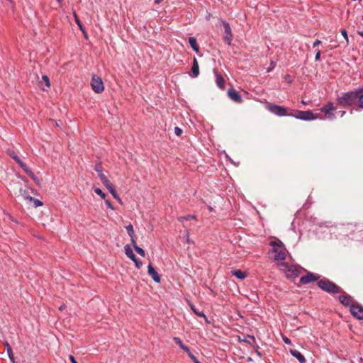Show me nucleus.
<instances>
[{"instance_id":"obj_1","label":"nucleus","mask_w":363,"mask_h":363,"mask_svg":"<svg viewBox=\"0 0 363 363\" xmlns=\"http://www.w3.org/2000/svg\"><path fill=\"white\" fill-rule=\"evenodd\" d=\"M336 101L337 105L344 108L357 105L356 89L342 93L340 96L337 97Z\"/></svg>"},{"instance_id":"obj_2","label":"nucleus","mask_w":363,"mask_h":363,"mask_svg":"<svg viewBox=\"0 0 363 363\" xmlns=\"http://www.w3.org/2000/svg\"><path fill=\"white\" fill-rule=\"evenodd\" d=\"M317 285L321 290L332 295L343 292V289L340 286L327 278L320 279Z\"/></svg>"},{"instance_id":"obj_3","label":"nucleus","mask_w":363,"mask_h":363,"mask_svg":"<svg viewBox=\"0 0 363 363\" xmlns=\"http://www.w3.org/2000/svg\"><path fill=\"white\" fill-rule=\"evenodd\" d=\"M289 116L294 117L302 121H313L318 118V114H315L312 111H301L296 109H290Z\"/></svg>"},{"instance_id":"obj_4","label":"nucleus","mask_w":363,"mask_h":363,"mask_svg":"<svg viewBox=\"0 0 363 363\" xmlns=\"http://www.w3.org/2000/svg\"><path fill=\"white\" fill-rule=\"evenodd\" d=\"M280 266L284 268L286 277L289 279L298 277L302 271H306L304 268L300 266L289 264L285 262H282Z\"/></svg>"},{"instance_id":"obj_5","label":"nucleus","mask_w":363,"mask_h":363,"mask_svg":"<svg viewBox=\"0 0 363 363\" xmlns=\"http://www.w3.org/2000/svg\"><path fill=\"white\" fill-rule=\"evenodd\" d=\"M266 108L271 113L278 116H289V114L290 113L285 107L272 103H267Z\"/></svg>"},{"instance_id":"obj_6","label":"nucleus","mask_w":363,"mask_h":363,"mask_svg":"<svg viewBox=\"0 0 363 363\" xmlns=\"http://www.w3.org/2000/svg\"><path fill=\"white\" fill-rule=\"evenodd\" d=\"M336 107L334 106L333 102L329 101L325 104L321 108L320 111L325 113V117L329 120H334L335 118V111Z\"/></svg>"},{"instance_id":"obj_7","label":"nucleus","mask_w":363,"mask_h":363,"mask_svg":"<svg viewBox=\"0 0 363 363\" xmlns=\"http://www.w3.org/2000/svg\"><path fill=\"white\" fill-rule=\"evenodd\" d=\"M91 86L93 91L96 94H101L104 90V85L102 79L100 77L93 75L91 80Z\"/></svg>"},{"instance_id":"obj_8","label":"nucleus","mask_w":363,"mask_h":363,"mask_svg":"<svg viewBox=\"0 0 363 363\" xmlns=\"http://www.w3.org/2000/svg\"><path fill=\"white\" fill-rule=\"evenodd\" d=\"M305 272H306V275L301 277L299 280V282L301 284H308L315 281L318 282L320 279V275L318 274L311 272L306 270Z\"/></svg>"},{"instance_id":"obj_9","label":"nucleus","mask_w":363,"mask_h":363,"mask_svg":"<svg viewBox=\"0 0 363 363\" xmlns=\"http://www.w3.org/2000/svg\"><path fill=\"white\" fill-rule=\"evenodd\" d=\"M101 182L104 185V186H106L108 189V190L111 194L113 197L116 199L121 204H122V200L120 198L119 195L118 194L117 191H116L113 184L110 182V180L107 177L104 178V177H102Z\"/></svg>"},{"instance_id":"obj_10","label":"nucleus","mask_w":363,"mask_h":363,"mask_svg":"<svg viewBox=\"0 0 363 363\" xmlns=\"http://www.w3.org/2000/svg\"><path fill=\"white\" fill-rule=\"evenodd\" d=\"M222 24L224 28L223 40L228 45H230L233 40V33L230 24L225 21H222Z\"/></svg>"},{"instance_id":"obj_11","label":"nucleus","mask_w":363,"mask_h":363,"mask_svg":"<svg viewBox=\"0 0 363 363\" xmlns=\"http://www.w3.org/2000/svg\"><path fill=\"white\" fill-rule=\"evenodd\" d=\"M342 294L338 296V300L345 307L352 308V306H354L356 301H354L353 298L347 294L344 291L341 293Z\"/></svg>"},{"instance_id":"obj_12","label":"nucleus","mask_w":363,"mask_h":363,"mask_svg":"<svg viewBox=\"0 0 363 363\" xmlns=\"http://www.w3.org/2000/svg\"><path fill=\"white\" fill-rule=\"evenodd\" d=\"M350 311L355 318L363 320V306L362 305L356 302L355 304L352 306V308H350Z\"/></svg>"},{"instance_id":"obj_13","label":"nucleus","mask_w":363,"mask_h":363,"mask_svg":"<svg viewBox=\"0 0 363 363\" xmlns=\"http://www.w3.org/2000/svg\"><path fill=\"white\" fill-rule=\"evenodd\" d=\"M124 248L127 257L135 263V267L138 269H140L143 266V262L136 257L133 250L128 245H125Z\"/></svg>"},{"instance_id":"obj_14","label":"nucleus","mask_w":363,"mask_h":363,"mask_svg":"<svg viewBox=\"0 0 363 363\" xmlns=\"http://www.w3.org/2000/svg\"><path fill=\"white\" fill-rule=\"evenodd\" d=\"M286 248H272L271 252L274 254V259L276 261H284L286 259Z\"/></svg>"},{"instance_id":"obj_15","label":"nucleus","mask_w":363,"mask_h":363,"mask_svg":"<svg viewBox=\"0 0 363 363\" xmlns=\"http://www.w3.org/2000/svg\"><path fill=\"white\" fill-rule=\"evenodd\" d=\"M228 96L230 99H232L233 101L236 103H242V99L238 91H237L233 88L229 89L228 91Z\"/></svg>"},{"instance_id":"obj_16","label":"nucleus","mask_w":363,"mask_h":363,"mask_svg":"<svg viewBox=\"0 0 363 363\" xmlns=\"http://www.w3.org/2000/svg\"><path fill=\"white\" fill-rule=\"evenodd\" d=\"M6 153L22 168L26 167V164L19 158L13 150L8 149Z\"/></svg>"},{"instance_id":"obj_17","label":"nucleus","mask_w":363,"mask_h":363,"mask_svg":"<svg viewBox=\"0 0 363 363\" xmlns=\"http://www.w3.org/2000/svg\"><path fill=\"white\" fill-rule=\"evenodd\" d=\"M147 273L156 283L160 282V276L151 264H150L147 267Z\"/></svg>"},{"instance_id":"obj_18","label":"nucleus","mask_w":363,"mask_h":363,"mask_svg":"<svg viewBox=\"0 0 363 363\" xmlns=\"http://www.w3.org/2000/svg\"><path fill=\"white\" fill-rule=\"evenodd\" d=\"M357 106L363 109V85L356 89Z\"/></svg>"},{"instance_id":"obj_19","label":"nucleus","mask_w":363,"mask_h":363,"mask_svg":"<svg viewBox=\"0 0 363 363\" xmlns=\"http://www.w3.org/2000/svg\"><path fill=\"white\" fill-rule=\"evenodd\" d=\"M199 74V67L197 59L194 57L193 59L192 67L191 69L190 76L193 78L198 77Z\"/></svg>"},{"instance_id":"obj_20","label":"nucleus","mask_w":363,"mask_h":363,"mask_svg":"<svg viewBox=\"0 0 363 363\" xmlns=\"http://www.w3.org/2000/svg\"><path fill=\"white\" fill-rule=\"evenodd\" d=\"M348 228L351 230L352 234L362 233L361 235L363 236V223H355L353 226L350 224Z\"/></svg>"},{"instance_id":"obj_21","label":"nucleus","mask_w":363,"mask_h":363,"mask_svg":"<svg viewBox=\"0 0 363 363\" xmlns=\"http://www.w3.org/2000/svg\"><path fill=\"white\" fill-rule=\"evenodd\" d=\"M73 16L74 18V21H75L76 23L79 26V28L82 32L84 38H88V35H87V33L86 31L85 27L83 26L82 23L79 20V17H78V16H77V14L75 11H73Z\"/></svg>"},{"instance_id":"obj_22","label":"nucleus","mask_w":363,"mask_h":363,"mask_svg":"<svg viewBox=\"0 0 363 363\" xmlns=\"http://www.w3.org/2000/svg\"><path fill=\"white\" fill-rule=\"evenodd\" d=\"M291 354L296 357L300 363H306V360L304 356L296 350H290Z\"/></svg>"},{"instance_id":"obj_23","label":"nucleus","mask_w":363,"mask_h":363,"mask_svg":"<svg viewBox=\"0 0 363 363\" xmlns=\"http://www.w3.org/2000/svg\"><path fill=\"white\" fill-rule=\"evenodd\" d=\"M23 170L34 181V182L38 185H40V179L35 175V174L26 165V167L23 169Z\"/></svg>"},{"instance_id":"obj_24","label":"nucleus","mask_w":363,"mask_h":363,"mask_svg":"<svg viewBox=\"0 0 363 363\" xmlns=\"http://www.w3.org/2000/svg\"><path fill=\"white\" fill-rule=\"evenodd\" d=\"M189 43L191 48L196 52H199V45L197 43V40L194 37H189Z\"/></svg>"},{"instance_id":"obj_25","label":"nucleus","mask_w":363,"mask_h":363,"mask_svg":"<svg viewBox=\"0 0 363 363\" xmlns=\"http://www.w3.org/2000/svg\"><path fill=\"white\" fill-rule=\"evenodd\" d=\"M216 82L217 86L220 89H224L225 81L223 76L218 73L216 74Z\"/></svg>"},{"instance_id":"obj_26","label":"nucleus","mask_w":363,"mask_h":363,"mask_svg":"<svg viewBox=\"0 0 363 363\" xmlns=\"http://www.w3.org/2000/svg\"><path fill=\"white\" fill-rule=\"evenodd\" d=\"M173 340L174 342L177 345H179V347L182 350H184L185 352H189V350H190L189 348V347H187L186 345H184L182 340L178 337H173Z\"/></svg>"},{"instance_id":"obj_27","label":"nucleus","mask_w":363,"mask_h":363,"mask_svg":"<svg viewBox=\"0 0 363 363\" xmlns=\"http://www.w3.org/2000/svg\"><path fill=\"white\" fill-rule=\"evenodd\" d=\"M131 245H133L135 251L138 254H139L141 257H143L145 256V250L143 248H141L137 245L135 239H133Z\"/></svg>"},{"instance_id":"obj_28","label":"nucleus","mask_w":363,"mask_h":363,"mask_svg":"<svg viewBox=\"0 0 363 363\" xmlns=\"http://www.w3.org/2000/svg\"><path fill=\"white\" fill-rule=\"evenodd\" d=\"M269 245L272 248H284V243L279 239L270 241Z\"/></svg>"},{"instance_id":"obj_29","label":"nucleus","mask_w":363,"mask_h":363,"mask_svg":"<svg viewBox=\"0 0 363 363\" xmlns=\"http://www.w3.org/2000/svg\"><path fill=\"white\" fill-rule=\"evenodd\" d=\"M94 170L98 173L99 177L100 180L101 181V177H104V178H106L107 177L102 172V165L100 162H97L95 164Z\"/></svg>"},{"instance_id":"obj_30","label":"nucleus","mask_w":363,"mask_h":363,"mask_svg":"<svg viewBox=\"0 0 363 363\" xmlns=\"http://www.w3.org/2000/svg\"><path fill=\"white\" fill-rule=\"evenodd\" d=\"M189 306H190L191 309L192 310V311L197 316L202 317V318H203L206 320V321H207V317H206V315H205V313L203 311H198L197 308L195 307V306L194 304L190 303Z\"/></svg>"},{"instance_id":"obj_31","label":"nucleus","mask_w":363,"mask_h":363,"mask_svg":"<svg viewBox=\"0 0 363 363\" xmlns=\"http://www.w3.org/2000/svg\"><path fill=\"white\" fill-rule=\"evenodd\" d=\"M4 345H5V348L7 351V354L9 355L10 360L13 362H14V356H13V350H12L11 345H9V343L7 341H6L4 342Z\"/></svg>"},{"instance_id":"obj_32","label":"nucleus","mask_w":363,"mask_h":363,"mask_svg":"<svg viewBox=\"0 0 363 363\" xmlns=\"http://www.w3.org/2000/svg\"><path fill=\"white\" fill-rule=\"evenodd\" d=\"M232 274L237 277L239 279H244L247 277V273L245 272H242L240 269L235 270L232 272Z\"/></svg>"},{"instance_id":"obj_33","label":"nucleus","mask_w":363,"mask_h":363,"mask_svg":"<svg viewBox=\"0 0 363 363\" xmlns=\"http://www.w3.org/2000/svg\"><path fill=\"white\" fill-rule=\"evenodd\" d=\"M19 194L25 199L31 201L32 196L29 194V192L27 189H23L21 187H20Z\"/></svg>"},{"instance_id":"obj_34","label":"nucleus","mask_w":363,"mask_h":363,"mask_svg":"<svg viewBox=\"0 0 363 363\" xmlns=\"http://www.w3.org/2000/svg\"><path fill=\"white\" fill-rule=\"evenodd\" d=\"M127 233L130 237V240L132 241L133 239H135V235L134 233L133 227L131 224L126 226Z\"/></svg>"},{"instance_id":"obj_35","label":"nucleus","mask_w":363,"mask_h":363,"mask_svg":"<svg viewBox=\"0 0 363 363\" xmlns=\"http://www.w3.org/2000/svg\"><path fill=\"white\" fill-rule=\"evenodd\" d=\"M196 216H194V215H191V214H189V215H186V216H181L178 218V220L180 221V222H183L184 220H196Z\"/></svg>"},{"instance_id":"obj_36","label":"nucleus","mask_w":363,"mask_h":363,"mask_svg":"<svg viewBox=\"0 0 363 363\" xmlns=\"http://www.w3.org/2000/svg\"><path fill=\"white\" fill-rule=\"evenodd\" d=\"M94 192L99 195L101 199H105L106 198V194L104 192H103L99 188H95L94 189Z\"/></svg>"},{"instance_id":"obj_37","label":"nucleus","mask_w":363,"mask_h":363,"mask_svg":"<svg viewBox=\"0 0 363 363\" xmlns=\"http://www.w3.org/2000/svg\"><path fill=\"white\" fill-rule=\"evenodd\" d=\"M30 201L33 202L35 208L40 207L43 205V203L42 201H40V200L35 199L33 197H32V199Z\"/></svg>"},{"instance_id":"obj_38","label":"nucleus","mask_w":363,"mask_h":363,"mask_svg":"<svg viewBox=\"0 0 363 363\" xmlns=\"http://www.w3.org/2000/svg\"><path fill=\"white\" fill-rule=\"evenodd\" d=\"M186 353L194 363H198V362H199L198 359L192 354L190 350Z\"/></svg>"},{"instance_id":"obj_39","label":"nucleus","mask_w":363,"mask_h":363,"mask_svg":"<svg viewBox=\"0 0 363 363\" xmlns=\"http://www.w3.org/2000/svg\"><path fill=\"white\" fill-rule=\"evenodd\" d=\"M42 79H43V81L45 82V85L48 86V87H50V79L49 77L47 76V75H43L42 77Z\"/></svg>"},{"instance_id":"obj_40","label":"nucleus","mask_w":363,"mask_h":363,"mask_svg":"<svg viewBox=\"0 0 363 363\" xmlns=\"http://www.w3.org/2000/svg\"><path fill=\"white\" fill-rule=\"evenodd\" d=\"M248 340H245L244 342L252 344L255 342V338L253 335H248L247 336Z\"/></svg>"},{"instance_id":"obj_41","label":"nucleus","mask_w":363,"mask_h":363,"mask_svg":"<svg viewBox=\"0 0 363 363\" xmlns=\"http://www.w3.org/2000/svg\"><path fill=\"white\" fill-rule=\"evenodd\" d=\"M341 34L342 35V36L344 37V38L346 40V43H347V45H348L349 43V39H348V36H347V32L345 29H343L341 30Z\"/></svg>"},{"instance_id":"obj_42","label":"nucleus","mask_w":363,"mask_h":363,"mask_svg":"<svg viewBox=\"0 0 363 363\" xmlns=\"http://www.w3.org/2000/svg\"><path fill=\"white\" fill-rule=\"evenodd\" d=\"M182 132V130L179 127L177 126L174 128V133L177 136H181Z\"/></svg>"},{"instance_id":"obj_43","label":"nucleus","mask_w":363,"mask_h":363,"mask_svg":"<svg viewBox=\"0 0 363 363\" xmlns=\"http://www.w3.org/2000/svg\"><path fill=\"white\" fill-rule=\"evenodd\" d=\"M105 203H106V205L107 206L108 208H110V209H112V210H114L115 208L113 207V206L111 204V201L109 200H106L105 201Z\"/></svg>"},{"instance_id":"obj_44","label":"nucleus","mask_w":363,"mask_h":363,"mask_svg":"<svg viewBox=\"0 0 363 363\" xmlns=\"http://www.w3.org/2000/svg\"><path fill=\"white\" fill-rule=\"evenodd\" d=\"M320 55H321L320 50H317L316 53H315V61H319L320 60Z\"/></svg>"},{"instance_id":"obj_45","label":"nucleus","mask_w":363,"mask_h":363,"mask_svg":"<svg viewBox=\"0 0 363 363\" xmlns=\"http://www.w3.org/2000/svg\"><path fill=\"white\" fill-rule=\"evenodd\" d=\"M275 65L276 63L274 61L271 60L270 67L267 69V72H270L272 69H274Z\"/></svg>"},{"instance_id":"obj_46","label":"nucleus","mask_w":363,"mask_h":363,"mask_svg":"<svg viewBox=\"0 0 363 363\" xmlns=\"http://www.w3.org/2000/svg\"><path fill=\"white\" fill-rule=\"evenodd\" d=\"M283 341L287 345H291V341L287 337H283Z\"/></svg>"},{"instance_id":"obj_47","label":"nucleus","mask_w":363,"mask_h":363,"mask_svg":"<svg viewBox=\"0 0 363 363\" xmlns=\"http://www.w3.org/2000/svg\"><path fill=\"white\" fill-rule=\"evenodd\" d=\"M69 360L71 361V362H72V363H78V362L76 361V359H75L73 355H72V354H70V355L69 356Z\"/></svg>"},{"instance_id":"obj_48","label":"nucleus","mask_w":363,"mask_h":363,"mask_svg":"<svg viewBox=\"0 0 363 363\" xmlns=\"http://www.w3.org/2000/svg\"><path fill=\"white\" fill-rule=\"evenodd\" d=\"M320 44H321V41H320V40L317 39V40L313 43V48H315V47H316V46H318V45H320Z\"/></svg>"},{"instance_id":"obj_49","label":"nucleus","mask_w":363,"mask_h":363,"mask_svg":"<svg viewBox=\"0 0 363 363\" xmlns=\"http://www.w3.org/2000/svg\"><path fill=\"white\" fill-rule=\"evenodd\" d=\"M285 79H286L288 82H291V76H290V75H289V74L286 76Z\"/></svg>"},{"instance_id":"obj_50","label":"nucleus","mask_w":363,"mask_h":363,"mask_svg":"<svg viewBox=\"0 0 363 363\" xmlns=\"http://www.w3.org/2000/svg\"><path fill=\"white\" fill-rule=\"evenodd\" d=\"M163 0H155V4H160L161 2H162Z\"/></svg>"},{"instance_id":"obj_51","label":"nucleus","mask_w":363,"mask_h":363,"mask_svg":"<svg viewBox=\"0 0 363 363\" xmlns=\"http://www.w3.org/2000/svg\"><path fill=\"white\" fill-rule=\"evenodd\" d=\"M65 305H62V306L59 308V310L62 311V310H64V309H65Z\"/></svg>"},{"instance_id":"obj_52","label":"nucleus","mask_w":363,"mask_h":363,"mask_svg":"<svg viewBox=\"0 0 363 363\" xmlns=\"http://www.w3.org/2000/svg\"><path fill=\"white\" fill-rule=\"evenodd\" d=\"M357 33L363 38V31H357Z\"/></svg>"},{"instance_id":"obj_53","label":"nucleus","mask_w":363,"mask_h":363,"mask_svg":"<svg viewBox=\"0 0 363 363\" xmlns=\"http://www.w3.org/2000/svg\"><path fill=\"white\" fill-rule=\"evenodd\" d=\"M340 113H341V117H342L345 114L346 112L345 111H340Z\"/></svg>"},{"instance_id":"obj_54","label":"nucleus","mask_w":363,"mask_h":363,"mask_svg":"<svg viewBox=\"0 0 363 363\" xmlns=\"http://www.w3.org/2000/svg\"><path fill=\"white\" fill-rule=\"evenodd\" d=\"M208 208L209 211H211V212L213 211V208L211 206H208Z\"/></svg>"},{"instance_id":"obj_55","label":"nucleus","mask_w":363,"mask_h":363,"mask_svg":"<svg viewBox=\"0 0 363 363\" xmlns=\"http://www.w3.org/2000/svg\"><path fill=\"white\" fill-rule=\"evenodd\" d=\"M19 177L21 178L22 179H23L26 182H28V179H26L25 177H21V176H20Z\"/></svg>"},{"instance_id":"obj_56","label":"nucleus","mask_w":363,"mask_h":363,"mask_svg":"<svg viewBox=\"0 0 363 363\" xmlns=\"http://www.w3.org/2000/svg\"><path fill=\"white\" fill-rule=\"evenodd\" d=\"M58 3H62L63 0H56Z\"/></svg>"},{"instance_id":"obj_57","label":"nucleus","mask_w":363,"mask_h":363,"mask_svg":"<svg viewBox=\"0 0 363 363\" xmlns=\"http://www.w3.org/2000/svg\"><path fill=\"white\" fill-rule=\"evenodd\" d=\"M16 184H18L19 186L21 185V184L20 182H17Z\"/></svg>"},{"instance_id":"obj_58","label":"nucleus","mask_w":363,"mask_h":363,"mask_svg":"<svg viewBox=\"0 0 363 363\" xmlns=\"http://www.w3.org/2000/svg\"><path fill=\"white\" fill-rule=\"evenodd\" d=\"M186 236L189 238V234L188 233L186 234ZM187 240H189V238Z\"/></svg>"},{"instance_id":"obj_59","label":"nucleus","mask_w":363,"mask_h":363,"mask_svg":"<svg viewBox=\"0 0 363 363\" xmlns=\"http://www.w3.org/2000/svg\"><path fill=\"white\" fill-rule=\"evenodd\" d=\"M198 363H201V362H198Z\"/></svg>"}]
</instances>
